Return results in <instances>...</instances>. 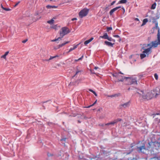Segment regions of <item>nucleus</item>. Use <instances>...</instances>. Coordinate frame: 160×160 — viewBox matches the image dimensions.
<instances>
[{
    "mask_svg": "<svg viewBox=\"0 0 160 160\" xmlns=\"http://www.w3.org/2000/svg\"><path fill=\"white\" fill-rule=\"evenodd\" d=\"M158 37H157V40L159 41V42H160V30H158Z\"/></svg>",
    "mask_w": 160,
    "mask_h": 160,
    "instance_id": "nucleus-20",
    "label": "nucleus"
},
{
    "mask_svg": "<svg viewBox=\"0 0 160 160\" xmlns=\"http://www.w3.org/2000/svg\"><path fill=\"white\" fill-rule=\"evenodd\" d=\"M61 38H61V37H59L57 39H54L52 40L51 41L52 42H55L57 40H61Z\"/></svg>",
    "mask_w": 160,
    "mask_h": 160,
    "instance_id": "nucleus-29",
    "label": "nucleus"
},
{
    "mask_svg": "<svg viewBox=\"0 0 160 160\" xmlns=\"http://www.w3.org/2000/svg\"><path fill=\"white\" fill-rule=\"evenodd\" d=\"M58 57V55H56V56H50V57L49 59V60H51L52 59L54 58H55L56 57Z\"/></svg>",
    "mask_w": 160,
    "mask_h": 160,
    "instance_id": "nucleus-32",
    "label": "nucleus"
},
{
    "mask_svg": "<svg viewBox=\"0 0 160 160\" xmlns=\"http://www.w3.org/2000/svg\"><path fill=\"white\" fill-rule=\"evenodd\" d=\"M138 76L140 78H142L144 77L143 75L142 74L139 75Z\"/></svg>",
    "mask_w": 160,
    "mask_h": 160,
    "instance_id": "nucleus-37",
    "label": "nucleus"
},
{
    "mask_svg": "<svg viewBox=\"0 0 160 160\" xmlns=\"http://www.w3.org/2000/svg\"><path fill=\"white\" fill-rule=\"evenodd\" d=\"M46 8H57V7L55 6H51L50 5H48L46 6Z\"/></svg>",
    "mask_w": 160,
    "mask_h": 160,
    "instance_id": "nucleus-19",
    "label": "nucleus"
},
{
    "mask_svg": "<svg viewBox=\"0 0 160 160\" xmlns=\"http://www.w3.org/2000/svg\"><path fill=\"white\" fill-rule=\"evenodd\" d=\"M130 89V88H129L128 89V90H129Z\"/></svg>",
    "mask_w": 160,
    "mask_h": 160,
    "instance_id": "nucleus-57",
    "label": "nucleus"
},
{
    "mask_svg": "<svg viewBox=\"0 0 160 160\" xmlns=\"http://www.w3.org/2000/svg\"><path fill=\"white\" fill-rule=\"evenodd\" d=\"M113 37H115V38H120V37L118 35H114L113 36Z\"/></svg>",
    "mask_w": 160,
    "mask_h": 160,
    "instance_id": "nucleus-41",
    "label": "nucleus"
},
{
    "mask_svg": "<svg viewBox=\"0 0 160 160\" xmlns=\"http://www.w3.org/2000/svg\"><path fill=\"white\" fill-rule=\"evenodd\" d=\"M73 50H74V49H73V48H71L69 51V52H70Z\"/></svg>",
    "mask_w": 160,
    "mask_h": 160,
    "instance_id": "nucleus-45",
    "label": "nucleus"
},
{
    "mask_svg": "<svg viewBox=\"0 0 160 160\" xmlns=\"http://www.w3.org/2000/svg\"><path fill=\"white\" fill-rule=\"evenodd\" d=\"M121 95V94L120 93H117L112 94L111 95L108 96V97L112 98L113 97H118L120 96Z\"/></svg>",
    "mask_w": 160,
    "mask_h": 160,
    "instance_id": "nucleus-14",
    "label": "nucleus"
},
{
    "mask_svg": "<svg viewBox=\"0 0 160 160\" xmlns=\"http://www.w3.org/2000/svg\"><path fill=\"white\" fill-rule=\"evenodd\" d=\"M49 60H49V59H45L44 60V61H46L48 62V61H49Z\"/></svg>",
    "mask_w": 160,
    "mask_h": 160,
    "instance_id": "nucleus-49",
    "label": "nucleus"
},
{
    "mask_svg": "<svg viewBox=\"0 0 160 160\" xmlns=\"http://www.w3.org/2000/svg\"><path fill=\"white\" fill-rule=\"evenodd\" d=\"M97 102V100H96L95 101V102L93 103L91 105H90V106H88L87 107H86L85 108H90V107H91L92 106H93L95 104L96 102Z\"/></svg>",
    "mask_w": 160,
    "mask_h": 160,
    "instance_id": "nucleus-27",
    "label": "nucleus"
},
{
    "mask_svg": "<svg viewBox=\"0 0 160 160\" xmlns=\"http://www.w3.org/2000/svg\"><path fill=\"white\" fill-rule=\"evenodd\" d=\"M137 148L138 149L137 151L139 153L142 152L144 153V152L143 151H142V150H145L146 149L144 145L140 147H138Z\"/></svg>",
    "mask_w": 160,
    "mask_h": 160,
    "instance_id": "nucleus-9",
    "label": "nucleus"
},
{
    "mask_svg": "<svg viewBox=\"0 0 160 160\" xmlns=\"http://www.w3.org/2000/svg\"><path fill=\"white\" fill-rule=\"evenodd\" d=\"M55 27H56V26H55H55H54L52 27V28H55Z\"/></svg>",
    "mask_w": 160,
    "mask_h": 160,
    "instance_id": "nucleus-54",
    "label": "nucleus"
},
{
    "mask_svg": "<svg viewBox=\"0 0 160 160\" xmlns=\"http://www.w3.org/2000/svg\"><path fill=\"white\" fill-rule=\"evenodd\" d=\"M84 118H86V117H84Z\"/></svg>",
    "mask_w": 160,
    "mask_h": 160,
    "instance_id": "nucleus-60",
    "label": "nucleus"
},
{
    "mask_svg": "<svg viewBox=\"0 0 160 160\" xmlns=\"http://www.w3.org/2000/svg\"><path fill=\"white\" fill-rule=\"evenodd\" d=\"M142 92V98L143 100H148L151 99L155 95L156 97L158 95V93H156V90H151L147 92L145 94L142 91H141Z\"/></svg>",
    "mask_w": 160,
    "mask_h": 160,
    "instance_id": "nucleus-1",
    "label": "nucleus"
},
{
    "mask_svg": "<svg viewBox=\"0 0 160 160\" xmlns=\"http://www.w3.org/2000/svg\"><path fill=\"white\" fill-rule=\"evenodd\" d=\"M78 44H77L75 46H74L72 48H73V49H74V50L75 49H76V48H77V47H78Z\"/></svg>",
    "mask_w": 160,
    "mask_h": 160,
    "instance_id": "nucleus-42",
    "label": "nucleus"
},
{
    "mask_svg": "<svg viewBox=\"0 0 160 160\" xmlns=\"http://www.w3.org/2000/svg\"><path fill=\"white\" fill-rule=\"evenodd\" d=\"M156 6V2H154L153 4H152L151 7V9H154L155 8Z\"/></svg>",
    "mask_w": 160,
    "mask_h": 160,
    "instance_id": "nucleus-24",
    "label": "nucleus"
},
{
    "mask_svg": "<svg viewBox=\"0 0 160 160\" xmlns=\"http://www.w3.org/2000/svg\"><path fill=\"white\" fill-rule=\"evenodd\" d=\"M98 68V67H95L94 68L95 69H97Z\"/></svg>",
    "mask_w": 160,
    "mask_h": 160,
    "instance_id": "nucleus-55",
    "label": "nucleus"
},
{
    "mask_svg": "<svg viewBox=\"0 0 160 160\" xmlns=\"http://www.w3.org/2000/svg\"><path fill=\"white\" fill-rule=\"evenodd\" d=\"M158 94H160V89H159V90Z\"/></svg>",
    "mask_w": 160,
    "mask_h": 160,
    "instance_id": "nucleus-52",
    "label": "nucleus"
},
{
    "mask_svg": "<svg viewBox=\"0 0 160 160\" xmlns=\"http://www.w3.org/2000/svg\"><path fill=\"white\" fill-rule=\"evenodd\" d=\"M152 45L150 46V48L152 47L156 48L158 47V45H160V42H159V41L157 40H156L154 41L151 42Z\"/></svg>",
    "mask_w": 160,
    "mask_h": 160,
    "instance_id": "nucleus-6",
    "label": "nucleus"
},
{
    "mask_svg": "<svg viewBox=\"0 0 160 160\" xmlns=\"http://www.w3.org/2000/svg\"><path fill=\"white\" fill-rule=\"evenodd\" d=\"M104 44L108 47H113V45L114 44V43H112V42H108L107 41H105L104 42Z\"/></svg>",
    "mask_w": 160,
    "mask_h": 160,
    "instance_id": "nucleus-10",
    "label": "nucleus"
},
{
    "mask_svg": "<svg viewBox=\"0 0 160 160\" xmlns=\"http://www.w3.org/2000/svg\"><path fill=\"white\" fill-rule=\"evenodd\" d=\"M89 12V10L87 9H84L81 10L79 13V15L80 18L86 16L88 14Z\"/></svg>",
    "mask_w": 160,
    "mask_h": 160,
    "instance_id": "nucleus-4",
    "label": "nucleus"
},
{
    "mask_svg": "<svg viewBox=\"0 0 160 160\" xmlns=\"http://www.w3.org/2000/svg\"><path fill=\"white\" fill-rule=\"evenodd\" d=\"M28 39H27L24 40L22 41V42L23 43H25L28 41Z\"/></svg>",
    "mask_w": 160,
    "mask_h": 160,
    "instance_id": "nucleus-39",
    "label": "nucleus"
},
{
    "mask_svg": "<svg viewBox=\"0 0 160 160\" xmlns=\"http://www.w3.org/2000/svg\"><path fill=\"white\" fill-rule=\"evenodd\" d=\"M127 0H121L119 1L118 3L119 4H124L126 3L127 2Z\"/></svg>",
    "mask_w": 160,
    "mask_h": 160,
    "instance_id": "nucleus-22",
    "label": "nucleus"
},
{
    "mask_svg": "<svg viewBox=\"0 0 160 160\" xmlns=\"http://www.w3.org/2000/svg\"><path fill=\"white\" fill-rule=\"evenodd\" d=\"M66 139V138H63L61 139V141H65Z\"/></svg>",
    "mask_w": 160,
    "mask_h": 160,
    "instance_id": "nucleus-43",
    "label": "nucleus"
},
{
    "mask_svg": "<svg viewBox=\"0 0 160 160\" xmlns=\"http://www.w3.org/2000/svg\"><path fill=\"white\" fill-rule=\"evenodd\" d=\"M1 7L3 9L6 11H10L11 10V9L4 8L2 4H1Z\"/></svg>",
    "mask_w": 160,
    "mask_h": 160,
    "instance_id": "nucleus-21",
    "label": "nucleus"
},
{
    "mask_svg": "<svg viewBox=\"0 0 160 160\" xmlns=\"http://www.w3.org/2000/svg\"><path fill=\"white\" fill-rule=\"evenodd\" d=\"M53 19H55L56 18L54 17L52 19L48 21H47V23H49L50 24H52L54 23V20H53Z\"/></svg>",
    "mask_w": 160,
    "mask_h": 160,
    "instance_id": "nucleus-17",
    "label": "nucleus"
},
{
    "mask_svg": "<svg viewBox=\"0 0 160 160\" xmlns=\"http://www.w3.org/2000/svg\"><path fill=\"white\" fill-rule=\"evenodd\" d=\"M120 8H121V7L119 6V7H116L112 9L109 12V14H110V15H112V14L115 11H116L117 10H118V9Z\"/></svg>",
    "mask_w": 160,
    "mask_h": 160,
    "instance_id": "nucleus-11",
    "label": "nucleus"
},
{
    "mask_svg": "<svg viewBox=\"0 0 160 160\" xmlns=\"http://www.w3.org/2000/svg\"><path fill=\"white\" fill-rule=\"evenodd\" d=\"M61 30L62 31L60 32V35L61 38H63L64 36L70 32L68 28L66 27L62 28Z\"/></svg>",
    "mask_w": 160,
    "mask_h": 160,
    "instance_id": "nucleus-3",
    "label": "nucleus"
},
{
    "mask_svg": "<svg viewBox=\"0 0 160 160\" xmlns=\"http://www.w3.org/2000/svg\"><path fill=\"white\" fill-rule=\"evenodd\" d=\"M123 8V10H124V9Z\"/></svg>",
    "mask_w": 160,
    "mask_h": 160,
    "instance_id": "nucleus-61",
    "label": "nucleus"
},
{
    "mask_svg": "<svg viewBox=\"0 0 160 160\" xmlns=\"http://www.w3.org/2000/svg\"><path fill=\"white\" fill-rule=\"evenodd\" d=\"M112 29V28L111 27H108L107 28V31L108 32L110 30H111Z\"/></svg>",
    "mask_w": 160,
    "mask_h": 160,
    "instance_id": "nucleus-34",
    "label": "nucleus"
},
{
    "mask_svg": "<svg viewBox=\"0 0 160 160\" xmlns=\"http://www.w3.org/2000/svg\"><path fill=\"white\" fill-rule=\"evenodd\" d=\"M107 40H108V41H113L114 42H115V40L114 39L112 38L111 37H108V38L107 39Z\"/></svg>",
    "mask_w": 160,
    "mask_h": 160,
    "instance_id": "nucleus-30",
    "label": "nucleus"
},
{
    "mask_svg": "<svg viewBox=\"0 0 160 160\" xmlns=\"http://www.w3.org/2000/svg\"><path fill=\"white\" fill-rule=\"evenodd\" d=\"M77 20V18H74L72 19V20L73 21H74V20Z\"/></svg>",
    "mask_w": 160,
    "mask_h": 160,
    "instance_id": "nucleus-47",
    "label": "nucleus"
},
{
    "mask_svg": "<svg viewBox=\"0 0 160 160\" xmlns=\"http://www.w3.org/2000/svg\"><path fill=\"white\" fill-rule=\"evenodd\" d=\"M78 123H80L81 122L79 120H78Z\"/></svg>",
    "mask_w": 160,
    "mask_h": 160,
    "instance_id": "nucleus-53",
    "label": "nucleus"
},
{
    "mask_svg": "<svg viewBox=\"0 0 160 160\" xmlns=\"http://www.w3.org/2000/svg\"><path fill=\"white\" fill-rule=\"evenodd\" d=\"M98 111H100V109H98Z\"/></svg>",
    "mask_w": 160,
    "mask_h": 160,
    "instance_id": "nucleus-59",
    "label": "nucleus"
},
{
    "mask_svg": "<svg viewBox=\"0 0 160 160\" xmlns=\"http://www.w3.org/2000/svg\"><path fill=\"white\" fill-rule=\"evenodd\" d=\"M36 21V20H34L33 22H35V21Z\"/></svg>",
    "mask_w": 160,
    "mask_h": 160,
    "instance_id": "nucleus-58",
    "label": "nucleus"
},
{
    "mask_svg": "<svg viewBox=\"0 0 160 160\" xmlns=\"http://www.w3.org/2000/svg\"><path fill=\"white\" fill-rule=\"evenodd\" d=\"M157 18L156 19H158L159 18V16H157Z\"/></svg>",
    "mask_w": 160,
    "mask_h": 160,
    "instance_id": "nucleus-50",
    "label": "nucleus"
},
{
    "mask_svg": "<svg viewBox=\"0 0 160 160\" xmlns=\"http://www.w3.org/2000/svg\"><path fill=\"white\" fill-rule=\"evenodd\" d=\"M154 78H155V79L156 80H158V74L156 73H155L154 74Z\"/></svg>",
    "mask_w": 160,
    "mask_h": 160,
    "instance_id": "nucleus-33",
    "label": "nucleus"
},
{
    "mask_svg": "<svg viewBox=\"0 0 160 160\" xmlns=\"http://www.w3.org/2000/svg\"><path fill=\"white\" fill-rule=\"evenodd\" d=\"M69 42V41H67V42H66L64 43H63L61 44L58 45V48H60L63 46L65 44L68 43Z\"/></svg>",
    "mask_w": 160,
    "mask_h": 160,
    "instance_id": "nucleus-16",
    "label": "nucleus"
},
{
    "mask_svg": "<svg viewBox=\"0 0 160 160\" xmlns=\"http://www.w3.org/2000/svg\"><path fill=\"white\" fill-rule=\"evenodd\" d=\"M82 59L81 58H79V59H75V62H78L79 60H82Z\"/></svg>",
    "mask_w": 160,
    "mask_h": 160,
    "instance_id": "nucleus-40",
    "label": "nucleus"
},
{
    "mask_svg": "<svg viewBox=\"0 0 160 160\" xmlns=\"http://www.w3.org/2000/svg\"><path fill=\"white\" fill-rule=\"evenodd\" d=\"M20 3V1H18L15 4L14 6V7H16Z\"/></svg>",
    "mask_w": 160,
    "mask_h": 160,
    "instance_id": "nucleus-35",
    "label": "nucleus"
},
{
    "mask_svg": "<svg viewBox=\"0 0 160 160\" xmlns=\"http://www.w3.org/2000/svg\"><path fill=\"white\" fill-rule=\"evenodd\" d=\"M89 91L93 93L96 96H97V94L96 93L92 90L90 89L89 90Z\"/></svg>",
    "mask_w": 160,
    "mask_h": 160,
    "instance_id": "nucleus-28",
    "label": "nucleus"
},
{
    "mask_svg": "<svg viewBox=\"0 0 160 160\" xmlns=\"http://www.w3.org/2000/svg\"><path fill=\"white\" fill-rule=\"evenodd\" d=\"M152 45L151 43H150L148 44H147V46L149 47V48H150V46Z\"/></svg>",
    "mask_w": 160,
    "mask_h": 160,
    "instance_id": "nucleus-46",
    "label": "nucleus"
},
{
    "mask_svg": "<svg viewBox=\"0 0 160 160\" xmlns=\"http://www.w3.org/2000/svg\"><path fill=\"white\" fill-rule=\"evenodd\" d=\"M158 122H160V119L159 120Z\"/></svg>",
    "mask_w": 160,
    "mask_h": 160,
    "instance_id": "nucleus-56",
    "label": "nucleus"
},
{
    "mask_svg": "<svg viewBox=\"0 0 160 160\" xmlns=\"http://www.w3.org/2000/svg\"><path fill=\"white\" fill-rule=\"evenodd\" d=\"M80 72V71L78 70L76 71L75 74V75L73 77H74L78 73Z\"/></svg>",
    "mask_w": 160,
    "mask_h": 160,
    "instance_id": "nucleus-36",
    "label": "nucleus"
},
{
    "mask_svg": "<svg viewBox=\"0 0 160 160\" xmlns=\"http://www.w3.org/2000/svg\"><path fill=\"white\" fill-rule=\"evenodd\" d=\"M130 105V102H128L123 104H120L119 105V108L120 109L122 108H125L127 107H128Z\"/></svg>",
    "mask_w": 160,
    "mask_h": 160,
    "instance_id": "nucleus-7",
    "label": "nucleus"
},
{
    "mask_svg": "<svg viewBox=\"0 0 160 160\" xmlns=\"http://www.w3.org/2000/svg\"><path fill=\"white\" fill-rule=\"evenodd\" d=\"M93 38H94L93 37H92L86 41L84 42V45H86L87 44H88V43H89V42H91L93 39Z\"/></svg>",
    "mask_w": 160,
    "mask_h": 160,
    "instance_id": "nucleus-15",
    "label": "nucleus"
},
{
    "mask_svg": "<svg viewBox=\"0 0 160 160\" xmlns=\"http://www.w3.org/2000/svg\"><path fill=\"white\" fill-rule=\"evenodd\" d=\"M146 55L144 53H143L142 54H141L140 55V57L141 59H143L144 58L146 57Z\"/></svg>",
    "mask_w": 160,
    "mask_h": 160,
    "instance_id": "nucleus-25",
    "label": "nucleus"
},
{
    "mask_svg": "<svg viewBox=\"0 0 160 160\" xmlns=\"http://www.w3.org/2000/svg\"><path fill=\"white\" fill-rule=\"evenodd\" d=\"M151 19L152 20V22L153 23H155L156 22H158L156 20V19L154 17H151Z\"/></svg>",
    "mask_w": 160,
    "mask_h": 160,
    "instance_id": "nucleus-26",
    "label": "nucleus"
},
{
    "mask_svg": "<svg viewBox=\"0 0 160 160\" xmlns=\"http://www.w3.org/2000/svg\"><path fill=\"white\" fill-rule=\"evenodd\" d=\"M154 23L155 24V28L157 29H158V30H159V28L158 26V22H156V23Z\"/></svg>",
    "mask_w": 160,
    "mask_h": 160,
    "instance_id": "nucleus-31",
    "label": "nucleus"
},
{
    "mask_svg": "<svg viewBox=\"0 0 160 160\" xmlns=\"http://www.w3.org/2000/svg\"><path fill=\"white\" fill-rule=\"evenodd\" d=\"M83 57H84L83 55H82L80 58H81L82 59L83 58Z\"/></svg>",
    "mask_w": 160,
    "mask_h": 160,
    "instance_id": "nucleus-51",
    "label": "nucleus"
},
{
    "mask_svg": "<svg viewBox=\"0 0 160 160\" xmlns=\"http://www.w3.org/2000/svg\"><path fill=\"white\" fill-rule=\"evenodd\" d=\"M121 74L123 75L124 74L122 73L121 72H115L113 74L112 76L118 79V82H123L124 79H127L129 78L128 77H123Z\"/></svg>",
    "mask_w": 160,
    "mask_h": 160,
    "instance_id": "nucleus-2",
    "label": "nucleus"
},
{
    "mask_svg": "<svg viewBox=\"0 0 160 160\" xmlns=\"http://www.w3.org/2000/svg\"><path fill=\"white\" fill-rule=\"evenodd\" d=\"M128 79H129V82L128 84L129 85H132L135 84L137 85V81L136 78H131L128 77Z\"/></svg>",
    "mask_w": 160,
    "mask_h": 160,
    "instance_id": "nucleus-5",
    "label": "nucleus"
},
{
    "mask_svg": "<svg viewBox=\"0 0 160 160\" xmlns=\"http://www.w3.org/2000/svg\"><path fill=\"white\" fill-rule=\"evenodd\" d=\"M151 48H148L145 49V50L143 52V53H146V54L148 55L151 53Z\"/></svg>",
    "mask_w": 160,
    "mask_h": 160,
    "instance_id": "nucleus-12",
    "label": "nucleus"
},
{
    "mask_svg": "<svg viewBox=\"0 0 160 160\" xmlns=\"http://www.w3.org/2000/svg\"><path fill=\"white\" fill-rule=\"evenodd\" d=\"M116 2V1H113L111 3V5L112 6Z\"/></svg>",
    "mask_w": 160,
    "mask_h": 160,
    "instance_id": "nucleus-44",
    "label": "nucleus"
},
{
    "mask_svg": "<svg viewBox=\"0 0 160 160\" xmlns=\"http://www.w3.org/2000/svg\"><path fill=\"white\" fill-rule=\"evenodd\" d=\"M98 160V159H96V160Z\"/></svg>",
    "mask_w": 160,
    "mask_h": 160,
    "instance_id": "nucleus-62",
    "label": "nucleus"
},
{
    "mask_svg": "<svg viewBox=\"0 0 160 160\" xmlns=\"http://www.w3.org/2000/svg\"><path fill=\"white\" fill-rule=\"evenodd\" d=\"M148 20L147 18H145L143 20L142 23L141 25V26H143L146 24V23L148 22Z\"/></svg>",
    "mask_w": 160,
    "mask_h": 160,
    "instance_id": "nucleus-18",
    "label": "nucleus"
},
{
    "mask_svg": "<svg viewBox=\"0 0 160 160\" xmlns=\"http://www.w3.org/2000/svg\"><path fill=\"white\" fill-rule=\"evenodd\" d=\"M135 21H139V19L138 18H136L135 19Z\"/></svg>",
    "mask_w": 160,
    "mask_h": 160,
    "instance_id": "nucleus-48",
    "label": "nucleus"
},
{
    "mask_svg": "<svg viewBox=\"0 0 160 160\" xmlns=\"http://www.w3.org/2000/svg\"><path fill=\"white\" fill-rule=\"evenodd\" d=\"M153 115H154V116H155L156 115H160V111L156 113Z\"/></svg>",
    "mask_w": 160,
    "mask_h": 160,
    "instance_id": "nucleus-38",
    "label": "nucleus"
},
{
    "mask_svg": "<svg viewBox=\"0 0 160 160\" xmlns=\"http://www.w3.org/2000/svg\"><path fill=\"white\" fill-rule=\"evenodd\" d=\"M108 36L107 33H105L102 36H100L99 37V38H102L103 39H107Z\"/></svg>",
    "mask_w": 160,
    "mask_h": 160,
    "instance_id": "nucleus-13",
    "label": "nucleus"
},
{
    "mask_svg": "<svg viewBox=\"0 0 160 160\" xmlns=\"http://www.w3.org/2000/svg\"><path fill=\"white\" fill-rule=\"evenodd\" d=\"M9 53V51H7L5 52V53L3 55H2L1 56L2 58H3L5 59L6 58V56Z\"/></svg>",
    "mask_w": 160,
    "mask_h": 160,
    "instance_id": "nucleus-23",
    "label": "nucleus"
},
{
    "mask_svg": "<svg viewBox=\"0 0 160 160\" xmlns=\"http://www.w3.org/2000/svg\"><path fill=\"white\" fill-rule=\"evenodd\" d=\"M122 120V119L121 118H118L117 119L114 120L113 121L109 123H107L105 124V125L108 126L110 125L114 124L118 122L121 121Z\"/></svg>",
    "mask_w": 160,
    "mask_h": 160,
    "instance_id": "nucleus-8",
    "label": "nucleus"
}]
</instances>
